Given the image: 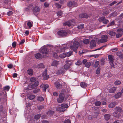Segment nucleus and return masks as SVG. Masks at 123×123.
<instances>
[{"label": "nucleus", "instance_id": "1", "mask_svg": "<svg viewBox=\"0 0 123 123\" xmlns=\"http://www.w3.org/2000/svg\"><path fill=\"white\" fill-rule=\"evenodd\" d=\"M53 46L51 45H46L41 48L40 52L45 54H51L52 52Z\"/></svg>", "mask_w": 123, "mask_h": 123}, {"label": "nucleus", "instance_id": "2", "mask_svg": "<svg viewBox=\"0 0 123 123\" xmlns=\"http://www.w3.org/2000/svg\"><path fill=\"white\" fill-rule=\"evenodd\" d=\"M69 46L70 49L73 50L76 53L77 52L76 50L79 45V43L77 41V38H74L71 41L69 42Z\"/></svg>", "mask_w": 123, "mask_h": 123}, {"label": "nucleus", "instance_id": "3", "mask_svg": "<svg viewBox=\"0 0 123 123\" xmlns=\"http://www.w3.org/2000/svg\"><path fill=\"white\" fill-rule=\"evenodd\" d=\"M54 48L56 52L57 53H59L62 52H63L65 50L68 48L67 47L66 44H63L62 46L59 45H56Z\"/></svg>", "mask_w": 123, "mask_h": 123}, {"label": "nucleus", "instance_id": "4", "mask_svg": "<svg viewBox=\"0 0 123 123\" xmlns=\"http://www.w3.org/2000/svg\"><path fill=\"white\" fill-rule=\"evenodd\" d=\"M108 37L106 35H102L101 36V39L98 40V43H105L107 41Z\"/></svg>", "mask_w": 123, "mask_h": 123}, {"label": "nucleus", "instance_id": "5", "mask_svg": "<svg viewBox=\"0 0 123 123\" xmlns=\"http://www.w3.org/2000/svg\"><path fill=\"white\" fill-rule=\"evenodd\" d=\"M64 94L62 93H60L59 98L57 99V101L59 103H62L64 100Z\"/></svg>", "mask_w": 123, "mask_h": 123}, {"label": "nucleus", "instance_id": "6", "mask_svg": "<svg viewBox=\"0 0 123 123\" xmlns=\"http://www.w3.org/2000/svg\"><path fill=\"white\" fill-rule=\"evenodd\" d=\"M75 24V20H69L67 21L64 24V25H66L69 26H70L72 25H74Z\"/></svg>", "mask_w": 123, "mask_h": 123}, {"label": "nucleus", "instance_id": "7", "mask_svg": "<svg viewBox=\"0 0 123 123\" xmlns=\"http://www.w3.org/2000/svg\"><path fill=\"white\" fill-rule=\"evenodd\" d=\"M58 35L61 36H64L66 35L67 32L64 30H61L58 31L57 32Z\"/></svg>", "mask_w": 123, "mask_h": 123}, {"label": "nucleus", "instance_id": "8", "mask_svg": "<svg viewBox=\"0 0 123 123\" xmlns=\"http://www.w3.org/2000/svg\"><path fill=\"white\" fill-rule=\"evenodd\" d=\"M42 76L43 77V79L45 80H47L49 77V75L47 74V71L45 70L42 74Z\"/></svg>", "mask_w": 123, "mask_h": 123}, {"label": "nucleus", "instance_id": "9", "mask_svg": "<svg viewBox=\"0 0 123 123\" xmlns=\"http://www.w3.org/2000/svg\"><path fill=\"white\" fill-rule=\"evenodd\" d=\"M3 95L4 97V100L6 101L7 100L6 93L4 90L0 92V96Z\"/></svg>", "mask_w": 123, "mask_h": 123}, {"label": "nucleus", "instance_id": "10", "mask_svg": "<svg viewBox=\"0 0 123 123\" xmlns=\"http://www.w3.org/2000/svg\"><path fill=\"white\" fill-rule=\"evenodd\" d=\"M68 5L70 7L73 6L75 7L77 6L76 5V3L75 2H73L70 1L69 2L68 4Z\"/></svg>", "mask_w": 123, "mask_h": 123}, {"label": "nucleus", "instance_id": "11", "mask_svg": "<svg viewBox=\"0 0 123 123\" xmlns=\"http://www.w3.org/2000/svg\"><path fill=\"white\" fill-rule=\"evenodd\" d=\"M52 50H53V51H52V52H51V53H53V56L55 58H57L59 57V56L55 52H53L54 51H55V49L53 47V49H52Z\"/></svg>", "mask_w": 123, "mask_h": 123}, {"label": "nucleus", "instance_id": "12", "mask_svg": "<svg viewBox=\"0 0 123 123\" xmlns=\"http://www.w3.org/2000/svg\"><path fill=\"white\" fill-rule=\"evenodd\" d=\"M96 46L95 41L94 40L91 41L90 43V47L91 48H92Z\"/></svg>", "mask_w": 123, "mask_h": 123}, {"label": "nucleus", "instance_id": "13", "mask_svg": "<svg viewBox=\"0 0 123 123\" xmlns=\"http://www.w3.org/2000/svg\"><path fill=\"white\" fill-rule=\"evenodd\" d=\"M29 111L27 109H26L24 112V116L25 117H29Z\"/></svg>", "mask_w": 123, "mask_h": 123}, {"label": "nucleus", "instance_id": "14", "mask_svg": "<svg viewBox=\"0 0 123 123\" xmlns=\"http://www.w3.org/2000/svg\"><path fill=\"white\" fill-rule=\"evenodd\" d=\"M40 8L38 6H35L33 9V11L34 14L39 12L40 11Z\"/></svg>", "mask_w": 123, "mask_h": 123}, {"label": "nucleus", "instance_id": "15", "mask_svg": "<svg viewBox=\"0 0 123 123\" xmlns=\"http://www.w3.org/2000/svg\"><path fill=\"white\" fill-rule=\"evenodd\" d=\"M64 72V69L62 68L58 70L56 72V74L58 75H59L63 74Z\"/></svg>", "mask_w": 123, "mask_h": 123}, {"label": "nucleus", "instance_id": "16", "mask_svg": "<svg viewBox=\"0 0 123 123\" xmlns=\"http://www.w3.org/2000/svg\"><path fill=\"white\" fill-rule=\"evenodd\" d=\"M58 61L55 60L54 61L52 62L51 65L55 67H57L58 64Z\"/></svg>", "mask_w": 123, "mask_h": 123}, {"label": "nucleus", "instance_id": "17", "mask_svg": "<svg viewBox=\"0 0 123 123\" xmlns=\"http://www.w3.org/2000/svg\"><path fill=\"white\" fill-rule=\"evenodd\" d=\"M88 16L87 14L86 13H82L79 15V17L80 18H87Z\"/></svg>", "mask_w": 123, "mask_h": 123}, {"label": "nucleus", "instance_id": "18", "mask_svg": "<svg viewBox=\"0 0 123 123\" xmlns=\"http://www.w3.org/2000/svg\"><path fill=\"white\" fill-rule=\"evenodd\" d=\"M56 110L60 111L63 112L65 110V109L63 108V107H58L56 108Z\"/></svg>", "mask_w": 123, "mask_h": 123}, {"label": "nucleus", "instance_id": "19", "mask_svg": "<svg viewBox=\"0 0 123 123\" xmlns=\"http://www.w3.org/2000/svg\"><path fill=\"white\" fill-rule=\"evenodd\" d=\"M72 63H67L64 66V68L65 69H68L71 65Z\"/></svg>", "mask_w": 123, "mask_h": 123}, {"label": "nucleus", "instance_id": "20", "mask_svg": "<svg viewBox=\"0 0 123 123\" xmlns=\"http://www.w3.org/2000/svg\"><path fill=\"white\" fill-rule=\"evenodd\" d=\"M108 58L109 61V62H113L114 60V56L111 55H109L108 56Z\"/></svg>", "mask_w": 123, "mask_h": 123}, {"label": "nucleus", "instance_id": "21", "mask_svg": "<svg viewBox=\"0 0 123 123\" xmlns=\"http://www.w3.org/2000/svg\"><path fill=\"white\" fill-rule=\"evenodd\" d=\"M27 73L29 75H32L33 74V70L31 69H29L27 71Z\"/></svg>", "mask_w": 123, "mask_h": 123}, {"label": "nucleus", "instance_id": "22", "mask_svg": "<svg viewBox=\"0 0 123 123\" xmlns=\"http://www.w3.org/2000/svg\"><path fill=\"white\" fill-rule=\"evenodd\" d=\"M121 94L122 93L121 92H118L115 95V98L116 99H117L119 98L121 96Z\"/></svg>", "mask_w": 123, "mask_h": 123}, {"label": "nucleus", "instance_id": "23", "mask_svg": "<svg viewBox=\"0 0 123 123\" xmlns=\"http://www.w3.org/2000/svg\"><path fill=\"white\" fill-rule=\"evenodd\" d=\"M116 90V88L115 87H113L110 89L109 90V92L112 93H114Z\"/></svg>", "mask_w": 123, "mask_h": 123}, {"label": "nucleus", "instance_id": "24", "mask_svg": "<svg viewBox=\"0 0 123 123\" xmlns=\"http://www.w3.org/2000/svg\"><path fill=\"white\" fill-rule=\"evenodd\" d=\"M115 104L114 102H112L110 103L108 107L110 108H113L115 107Z\"/></svg>", "mask_w": 123, "mask_h": 123}, {"label": "nucleus", "instance_id": "25", "mask_svg": "<svg viewBox=\"0 0 123 123\" xmlns=\"http://www.w3.org/2000/svg\"><path fill=\"white\" fill-rule=\"evenodd\" d=\"M59 56L61 58H64L66 57V53L61 54L59 55Z\"/></svg>", "mask_w": 123, "mask_h": 123}, {"label": "nucleus", "instance_id": "26", "mask_svg": "<svg viewBox=\"0 0 123 123\" xmlns=\"http://www.w3.org/2000/svg\"><path fill=\"white\" fill-rule=\"evenodd\" d=\"M73 53V51H71L66 53V57H69Z\"/></svg>", "mask_w": 123, "mask_h": 123}, {"label": "nucleus", "instance_id": "27", "mask_svg": "<svg viewBox=\"0 0 123 123\" xmlns=\"http://www.w3.org/2000/svg\"><path fill=\"white\" fill-rule=\"evenodd\" d=\"M54 84L55 86L58 88H59L61 86V85L58 82L56 81L54 83Z\"/></svg>", "mask_w": 123, "mask_h": 123}, {"label": "nucleus", "instance_id": "28", "mask_svg": "<svg viewBox=\"0 0 123 123\" xmlns=\"http://www.w3.org/2000/svg\"><path fill=\"white\" fill-rule=\"evenodd\" d=\"M69 106V105H68L67 104H62L61 105V106L62 107L66 108H68Z\"/></svg>", "mask_w": 123, "mask_h": 123}, {"label": "nucleus", "instance_id": "29", "mask_svg": "<svg viewBox=\"0 0 123 123\" xmlns=\"http://www.w3.org/2000/svg\"><path fill=\"white\" fill-rule=\"evenodd\" d=\"M41 54L39 53H37L35 55V57L37 59H39L41 57Z\"/></svg>", "mask_w": 123, "mask_h": 123}, {"label": "nucleus", "instance_id": "30", "mask_svg": "<svg viewBox=\"0 0 123 123\" xmlns=\"http://www.w3.org/2000/svg\"><path fill=\"white\" fill-rule=\"evenodd\" d=\"M110 116L109 114H106L104 115L105 119L106 120H108L110 118Z\"/></svg>", "mask_w": 123, "mask_h": 123}, {"label": "nucleus", "instance_id": "31", "mask_svg": "<svg viewBox=\"0 0 123 123\" xmlns=\"http://www.w3.org/2000/svg\"><path fill=\"white\" fill-rule=\"evenodd\" d=\"M108 33L110 35L112 36H115L116 34V33L115 32L112 31H109Z\"/></svg>", "mask_w": 123, "mask_h": 123}, {"label": "nucleus", "instance_id": "32", "mask_svg": "<svg viewBox=\"0 0 123 123\" xmlns=\"http://www.w3.org/2000/svg\"><path fill=\"white\" fill-rule=\"evenodd\" d=\"M80 86L82 87L85 88L86 86V84L84 82H81L80 84Z\"/></svg>", "mask_w": 123, "mask_h": 123}, {"label": "nucleus", "instance_id": "33", "mask_svg": "<svg viewBox=\"0 0 123 123\" xmlns=\"http://www.w3.org/2000/svg\"><path fill=\"white\" fill-rule=\"evenodd\" d=\"M121 32V31H120L119 32H117V33L119 32V33L116 35V37L117 38H119L122 36V32Z\"/></svg>", "mask_w": 123, "mask_h": 123}, {"label": "nucleus", "instance_id": "34", "mask_svg": "<svg viewBox=\"0 0 123 123\" xmlns=\"http://www.w3.org/2000/svg\"><path fill=\"white\" fill-rule=\"evenodd\" d=\"M39 83L38 82V81H37L36 82L34 83V84H32L31 86V87L32 88V87L33 86V87H36L37 86H38L39 84Z\"/></svg>", "mask_w": 123, "mask_h": 123}, {"label": "nucleus", "instance_id": "35", "mask_svg": "<svg viewBox=\"0 0 123 123\" xmlns=\"http://www.w3.org/2000/svg\"><path fill=\"white\" fill-rule=\"evenodd\" d=\"M35 97V96L34 95H30L28 97L29 99L31 100L33 99Z\"/></svg>", "mask_w": 123, "mask_h": 123}, {"label": "nucleus", "instance_id": "36", "mask_svg": "<svg viewBox=\"0 0 123 123\" xmlns=\"http://www.w3.org/2000/svg\"><path fill=\"white\" fill-rule=\"evenodd\" d=\"M32 22L30 21H28L27 23V25L28 26L29 28H31L32 25Z\"/></svg>", "mask_w": 123, "mask_h": 123}, {"label": "nucleus", "instance_id": "37", "mask_svg": "<svg viewBox=\"0 0 123 123\" xmlns=\"http://www.w3.org/2000/svg\"><path fill=\"white\" fill-rule=\"evenodd\" d=\"M37 100L40 101H42L44 100V98L42 97L39 96L38 97Z\"/></svg>", "mask_w": 123, "mask_h": 123}, {"label": "nucleus", "instance_id": "38", "mask_svg": "<svg viewBox=\"0 0 123 123\" xmlns=\"http://www.w3.org/2000/svg\"><path fill=\"white\" fill-rule=\"evenodd\" d=\"M116 110L119 112H122L123 111L122 108L119 107H116Z\"/></svg>", "mask_w": 123, "mask_h": 123}, {"label": "nucleus", "instance_id": "39", "mask_svg": "<svg viewBox=\"0 0 123 123\" xmlns=\"http://www.w3.org/2000/svg\"><path fill=\"white\" fill-rule=\"evenodd\" d=\"M116 55L118 56L119 57H123V54H121V53L120 52H117L116 53Z\"/></svg>", "mask_w": 123, "mask_h": 123}, {"label": "nucleus", "instance_id": "40", "mask_svg": "<svg viewBox=\"0 0 123 123\" xmlns=\"http://www.w3.org/2000/svg\"><path fill=\"white\" fill-rule=\"evenodd\" d=\"M84 24H81L79 25L78 28V29H82L84 27Z\"/></svg>", "mask_w": 123, "mask_h": 123}, {"label": "nucleus", "instance_id": "41", "mask_svg": "<svg viewBox=\"0 0 123 123\" xmlns=\"http://www.w3.org/2000/svg\"><path fill=\"white\" fill-rule=\"evenodd\" d=\"M91 65V63L89 62H88L85 64V66L87 68H89L90 67Z\"/></svg>", "mask_w": 123, "mask_h": 123}, {"label": "nucleus", "instance_id": "42", "mask_svg": "<svg viewBox=\"0 0 123 123\" xmlns=\"http://www.w3.org/2000/svg\"><path fill=\"white\" fill-rule=\"evenodd\" d=\"M62 13L61 11H59L57 13V15L58 16H61L62 15Z\"/></svg>", "mask_w": 123, "mask_h": 123}, {"label": "nucleus", "instance_id": "43", "mask_svg": "<svg viewBox=\"0 0 123 123\" xmlns=\"http://www.w3.org/2000/svg\"><path fill=\"white\" fill-rule=\"evenodd\" d=\"M101 104V102L99 101H97L95 103V105L96 106H99Z\"/></svg>", "mask_w": 123, "mask_h": 123}, {"label": "nucleus", "instance_id": "44", "mask_svg": "<svg viewBox=\"0 0 123 123\" xmlns=\"http://www.w3.org/2000/svg\"><path fill=\"white\" fill-rule=\"evenodd\" d=\"M40 117V114H38L36 115L34 117V118L36 119H37L39 118Z\"/></svg>", "mask_w": 123, "mask_h": 123}, {"label": "nucleus", "instance_id": "45", "mask_svg": "<svg viewBox=\"0 0 123 123\" xmlns=\"http://www.w3.org/2000/svg\"><path fill=\"white\" fill-rule=\"evenodd\" d=\"M89 41L88 39H86L83 41V43H84L86 44H88L89 43Z\"/></svg>", "mask_w": 123, "mask_h": 123}, {"label": "nucleus", "instance_id": "46", "mask_svg": "<svg viewBox=\"0 0 123 123\" xmlns=\"http://www.w3.org/2000/svg\"><path fill=\"white\" fill-rule=\"evenodd\" d=\"M75 64L79 66L81 65L82 62L78 60L77 62L75 63Z\"/></svg>", "mask_w": 123, "mask_h": 123}, {"label": "nucleus", "instance_id": "47", "mask_svg": "<svg viewBox=\"0 0 123 123\" xmlns=\"http://www.w3.org/2000/svg\"><path fill=\"white\" fill-rule=\"evenodd\" d=\"M49 86L47 84H45L44 85L43 90L45 91H46V89Z\"/></svg>", "mask_w": 123, "mask_h": 123}, {"label": "nucleus", "instance_id": "48", "mask_svg": "<svg viewBox=\"0 0 123 123\" xmlns=\"http://www.w3.org/2000/svg\"><path fill=\"white\" fill-rule=\"evenodd\" d=\"M44 107L43 105H39L37 107V109L39 110L42 109L44 108Z\"/></svg>", "mask_w": 123, "mask_h": 123}, {"label": "nucleus", "instance_id": "49", "mask_svg": "<svg viewBox=\"0 0 123 123\" xmlns=\"http://www.w3.org/2000/svg\"><path fill=\"white\" fill-rule=\"evenodd\" d=\"M105 18V17H102L99 18L98 20L99 21H102L103 22Z\"/></svg>", "mask_w": 123, "mask_h": 123}, {"label": "nucleus", "instance_id": "50", "mask_svg": "<svg viewBox=\"0 0 123 123\" xmlns=\"http://www.w3.org/2000/svg\"><path fill=\"white\" fill-rule=\"evenodd\" d=\"M54 113V112L52 111H48L47 112L48 115H51Z\"/></svg>", "mask_w": 123, "mask_h": 123}, {"label": "nucleus", "instance_id": "51", "mask_svg": "<svg viewBox=\"0 0 123 123\" xmlns=\"http://www.w3.org/2000/svg\"><path fill=\"white\" fill-rule=\"evenodd\" d=\"M44 67V65L42 63H40L39 64L38 66V68H43Z\"/></svg>", "mask_w": 123, "mask_h": 123}, {"label": "nucleus", "instance_id": "52", "mask_svg": "<svg viewBox=\"0 0 123 123\" xmlns=\"http://www.w3.org/2000/svg\"><path fill=\"white\" fill-rule=\"evenodd\" d=\"M113 116L115 117H118L120 116V114L118 113L115 112L113 113Z\"/></svg>", "mask_w": 123, "mask_h": 123}, {"label": "nucleus", "instance_id": "53", "mask_svg": "<svg viewBox=\"0 0 123 123\" xmlns=\"http://www.w3.org/2000/svg\"><path fill=\"white\" fill-rule=\"evenodd\" d=\"M115 84L117 85H119L121 83V81L119 80H116L115 82Z\"/></svg>", "mask_w": 123, "mask_h": 123}, {"label": "nucleus", "instance_id": "54", "mask_svg": "<svg viewBox=\"0 0 123 123\" xmlns=\"http://www.w3.org/2000/svg\"><path fill=\"white\" fill-rule=\"evenodd\" d=\"M30 81L31 82H34L36 81V79L34 77H32L31 78Z\"/></svg>", "mask_w": 123, "mask_h": 123}, {"label": "nucleus", "instance_id": "55", "mask_svg": "<svg viewBox=\"0 0 123 123\" xmlns=\"http://www.w3.org/2000/svg\"><path fill=\"white\" fill-rule=\"evenodd\" d=\"M115 24V23L114 21H112L110 24H109L107 25V27H109L110 26L112 25Z\"/></svg>", "mask_w": 123, "mask_h": 123}, {"label": "nucleus", "instance_id": "56", "mask_svg": "<svg viewBox=\"0 0 123 123\" xmlns=\"http://www.w3.org/2000/svg\"><path fill=\"white\" fill-rule=\"evenodd\" d=\"M109 22V20L107 19H106L105 18L103 20V22L104 24H106L108 23Z\"/></svg>", "mask_w": 123, "mask_h": 123}, {"label": "nucleus", "instance_id": "57", "mask_svg": "<svg viewBox=\"0 0 123 123\" xmlns=\"http://www.w3.org/2000/svg\"><path fill=\"white\" fill-rule=\"evenodd\" d=\"M99 55L96 54V55H90V57H94L95 58H98L99 56Z\"/></svg>", "mask_w": 123, "mask_h": 123}, {"label": "nucleus", "instance_id": "58", "mask_svg": "<svg viewBox=\"0 0 123 123\" xmlns=\"http://www.w3.org/2000/svg\"><path fill=\"white\" fill-rule=\"evenodd\" d=\"M99 64V61H96L95 62L94 66L95 67H97L98 66Z\"/></svg>", "mask_w": 123, "mask_h": 123}, {"label": "nucleus", "instance_id": "59", "mask_svg": "<svg viewBox=\"0 0 123 123\" xmlns=\"http://www.w3.org/2000/svg\"><path fill=\"white\" fill-rule=\"evenodd\" d=\"M100 68H98L96 71V73L97 74H99L100 71Z\"/></svg>", "mask_w": 123, "mask_h": 123}, {"label": "nucleus", "instance_id": "60", "mask_svg": "<svg viewBox=\"0 0 123 123\" xmlns=\"http://www.w3.org/2000/svg\"><path fill=\"white\" fill-rule=\"evenodd\" d=\"M55 6L58 8H60L61 7V5L58 3H56L55 4Z\"/></svg>", "mask_w": 123, "mask_h": 123}, {"label": "nucleus", "instance_id": "61", "mask_svg": "<svg viewBox=\"0 0 123 123\" xmlns=\"http://www.w3.org/2000/svg\"><path fill=\"white\" fill-rule=\"evenodd\" d=\"M118 49L117 48H114L111 49V50L112 51V52L116 51Z\"/></svg>", "mask_w": 123, "mask_h": 123}, {"label": "nucleus", "instance_id": "62", "mask_svg": "<svg viewBox=\"0 0 123 123\" xmlns=\"http://www.w3.org/2000/svg\"><path fill=\"white\" fill-rule=\"evenodd\" d=\"M10 88V87L8 86H6L4 87V90H6L7 91H9Z\"/></svg>", "mask_w": 123, "mask_h": 123}, {"label": "nucleus", "instance_id": "63", "mask_svg": "<svg viewBox=\"0 0 123 123\" xmlns=\"http://www.w3.org/2000/svg\"><path fill=\"white\" fill-rule=\"evenodd\" d=\"M26 107H30L31 105V104L30 103H28L26 100Z\"/></svg>", "mask_w": 123, "mask_h": 123}, {"label": "nucleus", "instance_id": "64", "mask_svg": "<svg viewBox=\"0 0 123 123\" xmlns=\"http://www.w3.org/2000/svg\"><path fill=\"white\" fill-rule=\"evenodd\" d=\"M64 123H71V122L70 120L67 119L64 121Z\"/></svg>", "mask_w": 123, "mask_h": 123}]
</instances>
